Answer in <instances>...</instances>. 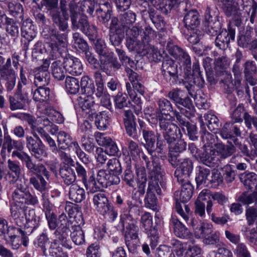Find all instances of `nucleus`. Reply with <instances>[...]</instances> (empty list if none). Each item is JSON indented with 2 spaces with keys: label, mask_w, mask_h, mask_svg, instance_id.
Returning <instances> with one entry per match:
<instances>
[{
  "label": "nucleus",
  "mask_w": 257,
  "mask_h": 257,
  "mask_svg": "<svg viewBox=\"0 0 257 257\" xmlns=\"http://www.w3.org/2000/svg\"><path fill=\"white\" fill-rule=\"evenodd\" d=\"M230 65V60L226 56L218 58L214 62V70L215 75L220 77L219 82L221 87L225 93L231 94L234 90L237 89L241 84V80L239 79L233 82L231 73L228 69Z\"/></svg>",
  "instance_id": "f257e3e1"
},
{
  "label": "nucleus",
  "mask_w": 257,
  "mask_h": 257,
  "mask_svg": "<svg viewBox=\"0 0 257 257\" xmlns=\"http://www.w3.org/2000/svg\"><path fill=\"white\" fill-rule=\"evenodd\" d=\"M48 224L50 229H56L54 234L61 244L67 248L71 246L68 243V238L70 232V225L72 220H68L64 213L59 215L58 219L54 214H46Z\"/></svg>",
  "instance_id": "f03ea898"
},
{
  "label": "nucleus",
  "mask_w": 257,
  "mask_h": 257,
  "mask_svg": "<svg viewBox=\"0 0 257 257\" xmlns=\"http://www.w3.org/2000/svg\"><path fill=\"white\" fill-rule=\"evenodd\" d=\"M41 36L45 41V49L49 56L48 59H56L58 54V45L63 47L66 45L67 34L61 33L57 29L49 26L43 30Z\"/></svg>",
  "instance_id": "7ed1b4c3"
},
{
  "label": "nucleus",
  "mask_w": 257,
  "mask_h": 257,
  "mask_svg": "<svg viewBox=\"0 0 257 257\" xmlns=\"http://www.w3.org/2000/svg\"><path fill=\"white\" fill-rule=\"evenodd\" d=\"M126 245L130 252L135 253L138 247L140 246V241L139 237V227L137 225V218L125 217L120 219Z\"/></svg>",
  "instance_id": "20e7f679"
},
{
  "label": "nucleus",
  "mask_w": 257,
  "mask_h": 257,
  "mask_svg": "<svg viewBox=\"0 0 257 257\" xmlns=\"http://www.w3.org/2000/svg\"><path fill=\"white\" fill-rule=\"evenodd\" d=\"M240 13L237 11L236 14L232 15L231 22H230L227 29H222L215 38V46L221 50H226L229 47L231 41H234L235 36V29L234 25L239 27L242 24V19Z\"/></svg>",
  "instance_id": "39448f33"
},
{
  "label": "nucleus",
  "mask_w": 257,
  "mask_h": 257,
  "mask_svg": "<svg viewBox=\"0 0 257 257\" xmlns=\"http://www.w3.org/2000/svg\"><path fill=\"white\" fill-rule=\"evenodd\" d=\"M167 97L172 101L180 109V114L192 117L194 115L195 108L191 99L188 96H184V92L179 88L170 91Z\"/></svg>",
  "instance_id": "423d86ee"
},
{
  "label": "nucleus",
  "mask_w": 257,
  "mask_h": 257,
  "mask_svg": "<svg viewBox=\"0 0 257 257\" xmlns=\"http://www.w3.org/2000/svg\"><path fill=\"white\" fill-rule=\"evenodd\" d=\"M177 2L176 7L171 9L167 13H165L162 11L161 12L166 15L170 13L172 11H176L180 14L184 13L183 19L184 28L182 29L194 30L197 29L200 23L199 15L197 11L194 10H189L186 0H181L180 2Z\"/></svg>",
  "instance_id": "0eeeda50"
},
{
  "label": "nucleus",
  "mask_w": 257,
  "mask_h": 257,
  "mask_svg": "<svg viewBox=\"0 0 257 257\" xmlns=\"http://www.w3.org/2000/svg\"><path fill=\"white\" fill-rule=\"evenodd\" d=\"M10 182L15 183L12 196L16 202L29 205H35L38 203L37 197L29 192L25 180L18 179L16 181Z\"/></svg>",
  "instance_id": "6e6552de"
},
{
  "label": "nucleus",
  "mask_w": 257,
  "mask_h": 257,
  "mask_svg": "<svg viewBox=\"0 0 257 257\" xmlns=\"http://www.w3.org/2000/svg\"><path fill=\"white\" fill-rule=\"evenodd\" d=\"M186 75L185 80L183 82L185 88L187 89L188 94L192 97L195 95V86L198 88H203L205 85V80H204L202 72L200 71V68L198 62L194 63L192 69L190 72L185 74Z\"/></svg>",
  "instance_id": "1a4fd4ad"
},
{
  "label": "nucleus",
  "mask_w": 257,
  "mask_h": 257,
  "mask_svg": "<svg viewBox=\"0 0 257 257\" xmlns=\"http://www.w3.org/2000/svg\"><path fill=\"white\" fill-rule=\"evenodd\" d=\"M79 13L77 11L70 15L72 30L75 32L80 31L90 40H93L96 35L95 27L90 26L86 16L79 17Z\"/></svg>",
  "instance_id": "9d476101"
},
{
  "label": "nucleus",
  "mask_w": 257,
  "mask_h": 257,
  "mask_svg": "<svg viewBox=\"0 0 257 257\" xmlns=\"http://www.w3.org/2000/svg\"><path fill=\"white\" fill-rule=\"evenodd\" d=\"M204 18L206 33L211 36L217 37L222 27L217 9L215 7L207 6L204 13Z\"/></svg>",
  "instance_id": "9b49d317"
},
{
  "label": "nucleus",
  "mask_w": 257,
  "mask_h": 257,
  "mask_svg": "<svg viewBox=\"0 0 257 257\" xmlns=\"http://www.w3.org/2000/svg\"><path fill=\"white\" fill-rule=\"evenodd\" d=\"M108 29V37L110 44L115 49L119 48V47L121 45L125 38L126 31L125 27L119 23L117 17H113Z\"/></svg>",
  "instance_id": "f8f14e48"
},
{
  "label": "nucleus",
  "mask_w": 257,
  "mask_h": 257,
  "mask_svg": "<svg viewBox=\"0 0 257 257\" xmlns=\"http://www.w3.org/2000/svg\"><path fill=\"white\" fill-rule=\"evenodd\" d=\"M93 201L97 210L103 215H106L110 220L114 221L117 216V213L113 209V206L109 202L107 198L103 193L95 194Z\"/></svg>",
  "instance_id": "ddd939ff"
},
{
  "label": "nucleus",
  "mask_w": 257,
  "mask_h": 257,
  "mask_svg": "<svg viewBox=\"0 0 257 257\" xmlns=\"http://www.w3.org/2000/svg\"><path fill=\"white\" fill-rule=\"evenodd\" d=\"M176 166H172L176 168L174 176L177 178L179 183L187 182L189 180V177L192 173L193 170V162L188 158H179V161Z\"/></svg>",
  "instance_id": "4468645a"
},
{
  "label": "nucleus",
  "mask_w": 257,
  "mask_h": 257,
  "mask_svg": "<svg viewBox=\"0 0 257 257\" xmlns=\"http://www.w3.org/2000/svg\"><path fill=\"white\" fill-rule=\"evenodd\" d=\"M140 132L142 133L143 138L145 142L144 147L148 153L152 156L156 151V141L157 134L151 130L150 126L144 121L138 119Z\"/></svg>",
  "instance_id": "2eb2a0df"
},
{
  "label": "nucleus",
  "mask_w": 257,
  "mask_h": 257,
  "mask_svg": "<svg viewBox=\"0 0 257 257\" xmlns=\"http://www.w3.org/2000/svg\"><path fill=\"white\" fill-rule=\"evenodd\" d=\"M158 123L161 135L168 141L170 140L173 142L178 139L177 133L180 134V130L176 124L163 117L159 118Z\"/></svg>",
  "instance_id": "dca6fc26"
},
{
  "label": "nucleus",
  "mask_w": 257,
  "mask_h": 257,
  "mask_svg": "<svg viewBox=\"0 0 257 257\" xmlns=\"http://www.w3.org/2000/svg\"><path fill=\"white\" fill-rule=\"evenodd\" d=\"M158 123L161 135L168 141L170 140L173 142L178 139L177 133L180 134V130L176 124L163 117L159 118Z\"/></svg>",
  "instance_id": "f3484780"
},
{
  "label": "nucleus",
  "mask_w": 257,
  "mask_h": 257,
  "mask_svg": "<svg viewBox=\"0 0 257 257\" xmlns=\"http://www.w3.org/2000/svg\"><path fill=\"white\" fill-rule=\"evenodd\" d=\"M162 74L170 85L176 84L178 81V66L174 60L167 58L163 61Z\"/></svg>",
  "instance_id": "a211bd4d"
},
{
  "label": "nucleus",
  "mask_w": 257,
  "mask_h": 257,
  "mask_svg": "<svg viewBox=\"0 0 257 257\" xmlns=\"http://www.w3.org/2000/svg\"><path fill=\"white\" fill-rule=\"evenodd\" d=\"M141 222L143 228L151 241V247L154 248L158 241L159 234L157 224L153 223V218L149 212H145L141 217Z\"/></svg>",
  "instance_id": "6ab92c4d"
},
{
  "label": "nucleus",
  "mask_w": 257,
  "mask_h": 257,
  "mask_svg": "<svg viewBox=\"0 0 257 257\" xmlns=\"http://www.w3.org/2000/svg\"><path fill=\"white\" fill-rule=\"evenodd\" d=\"M174 115L176 117V122L182 129H184V127H186L187 134L189 139L193 141H197L199 136V133L198 132L196 124L189 122V119L191 117L180 114L177 111L174 112Z\"/></svg>",
  "instance_id": "aec40b11"
},
{
  "label": "nucleus",
  "mask_w": 257,
  "mask_h": 257,
  "mask_svg": "<svg viewBox=\"0 0 257 257\" xmlns=\"http://www.w3.org/2000/svg\"><path fill=\"white\" fill-rule=\"evenodd\" d=\"M146 168L148 173V184L155 185L156 183L158 185V182L162 181L164 173L159 159L152 155L151 164Z\"/></svg>",
  "instance_id": "412c9836"
},
{
  "label": "nucleus",
  "mask_w": 257,
  "mask_h": 257,
  "mask_svg": "<svg viewBox=\"0 0 257 257\" xmlns=\"http://www.w3.org/2000/svg\"><path fill=\"white\" fill-rule=\"evenodd\" d=\"M26 145L31 155L39 160L46 157L45 146L41 139H35L31 136L26 138Z\"/></svg>",
  "instance_id": "4be33fe9"
},
{
  "label": "nucleus",
  "mask_w": 257,
  "mask_h": 257,
  "mask_svg": "<svg viewBox=\"0 0 257 257\" xmlns=\"http://www.w3.org/2000/svg\"><path fill=\"white\" fill-rule=\"evenodd\" d=\"M187 143L183 139H176L170 145L168 161L172 166H176L181 157L180 153L186 150Z\"/></svg>",
  "instance_id": "5701e85b"
},
{
  "label": "nucleus",
  "mask_w": 257,
  "mask_h": 257,
  "mask_svg": "<svg viewBox=\"0 0 257 257\" xmlns=\"http://www.w3.org/2000/svg\"><path fill=\"white\" fill-rule=\"evenodd\" d=\"M197 159H199L203 164L210 167L217 166L219 161L216 149L212 147L206 145H204L200 149Z\"/></svg>",
  "instance_id": "b1692460"
},
{
  "label": "nucleus",
  "mask_w": 257,
  "mask_h": 257,
  "mask_svg": "<svg viewBox=\"0 0 257 257\" xmlns=\"http://www.w3.org/2000/svg\"><path fill=\"white\" fill-rule=\"evenodd\" d=\"M77 8V4L74 1L59 0V3H57V6L52 14H59L65 19L69 20L70 15L75 13Z\"/></svg>",
  "instance_id": "393cba45"
},
{
  "label": "nucleus",
  "mask_w": 257,
  "mask_h": 257,
  "mask_svg": "<svg viewBox=\"0 0 257 257\" xmlns=\"http://www.w3.org/2000/svg\"><path fill=\"white\" fill-rule=\"evenodd\" d=\"M29 92L16 89L14 95L10 96V108L12 110L24 109L29 102Z\"/></svg>",
  "instance_id": "a878e982"
},
{
  "label": "nucleus",
  "mask_w": 257,
  "mask_h": 257,
  "mask_svg": "<svg viewBox=\"0 0 257 257\" xmlns=\"http://www.w3.org/2000/svg\"><path fill=\"white\" fill-rule=\"evenodd\" d=\"M50 62L48 59L43 60V64L37 68L35 75L34 83L36 86H46L50 80V74L48 68Z\"/></svg>",
  "instance_id": "bb28decb"
},
{
  "label": "nucleus",
  "mask_w": 257,
  "mask_h": 257,
  "mask_svg": "<svg viewBox=\"0 0 257 257\" xmlns=\"http://www.w3.org/2000/svg\"><path fill=\"white\" fill-rule=\"evenodd\" d=\"M218 132L223 139L230 140L233 143L235 140L237 139V137H240L241 135L239 126L231 121L225 122Z\"/></svg>",
  "instance_id": "cd10ccee"
},
{
  "label": "nucleus",
  "mask_w": 257,
  "mask_h": 257,
  "mask_svg": "<svg viewBox=\"0 0 257 257\" xmlns=\"http://www.w3.org/2000/svg\"><path fill=\"white\" fill-rule=\"evenodd\" d=\"M99 62L100 70L106 74L110 72V69L116 71L121 67V63L114 56L112 52H110L105 58H99Z\"/></svg>",
  "instance_id": "c85d7f7f"
},
{
  "label": "nucleus",
  "mask_w": 257,
  "mask_h": 257,
  "mask_svg": "<svg viewBox=\"0 0 257 257\" xmlns=\"http://www.w3.org/2000/svg\"><path fill=\"white\" fill-rule=\"evenodd\" d=\"M64 68L73 75H79L83 72L82 65L77 58L68 55L64 58Z\"/></svg>",
  "instance_id": "c756f323"
},
{
  "label": "nucleus",
  "mask_w": 257,
  "mask_h": 257,
  "mask_svg": "<svg viewBox=\"0 0 257 257\" xmlns=\"http://www.w3.org/2000/svg\"><path fill=\"white\" fill-rule=\"evenodd\" d=\"M11 221L19 227H25L27 208L26 207H21L16 205L11 209Z\"/></svg>",
  "instance_id": "7c9ffc66"
},
{
  "label": "nucleus",
  "mask_w": 257,
  "mask_h": 257,
  "mask_svg": "<svg viewBox=\"0 0 257 257\" xmlns=\"http://www.w3.org/2000/svg\"><path fill=\"white\" fill-rule=\"evenodd\" d=\"M141 13L143 18L146 19L148 17L157 29H162L165 26L166 22L163 17L154 8L149 7L148 10H141Z\"/></svg>",
  "instance_id": "2f4dec72"
},
{
  "label": "nucleus",
  "mask_w": 257,
  "mask_h": 257,
  "mask_svg": "<svg viewBox=\"0 0 257 257\" xmlns=\"http://www.w3.org/2000/svg\"><path fill=\"white\" fill-rule=\"evenodd\" d=\"M126 160L123 165L124 171L121 176L122 180L126 185L134 188L137 183V177L133 170L130 157H126Z\"/></svg>",
  "instance_id": "473e14b6"
},
{
  "label": "nucleus",
  "mask_w": 257,
  "mask_h": 257,
  "mask_svg": "<svg viewBox=\"0 0 257 257\" xmlns=\"http://www.w3.org/2000/svg\"><path fill=\"white\" fill-rule=\"evenodd\" d=\"M244 78L246 82L252 86L257 84V66L254 61L247 60L243 64Z\"/></svg>",
  "instance_id": "72a5a7b5"
},
{
  "label": "nucleus",
  "mask_w": 257,
  "mask_h": 257,
  "mask_svg": "<svg viewBox=\"0 0 257 257\" xmlns=\"http://www.w3.org/2000/svg\"><path fill=\"white\" fill-rule=\"evenodd\" d=\"M123 123L126 134L133 138L137 137L138 131L136 117L131 110L124 111Z\"/></svg>",
  "instance_id": "f704fd0d"
},
{
  "label": "nucleus",
  "mask_w": 257,
  "mask_h": 257,
  "mask_svg": "<svg viewBox=\"0 0 257 257\" xmlns=\"http://www.w3.org/2000/svg\"><path fill=\"white\" fill-rule=\"evenodd\" d=\"M78 105L83 111H85L89 115H93L99 110L100 106L95 102L93 98L90 95L82 98L80 97Z\"/></svg>",
  "instance_id": "c9c22d12"
},
{
  "label": "nucleus",
  "mask_w": 257,
  "mask_h": 257,
  "mask_svg": "<svg viewBox=\"0 0 257 257\" xmlns=\"http://www.w3.org/2000/svg\"><path fill=\"white\" fill-rule=\"evenodd\" d=\"M236 7H237V12L240 11L241 9L244 10L245 8H249V14L251 11L250 17V22L253 24L256 17V10H257V3L254 0H236Z\"/></svg>",
  "instance_id": "e433bc0d"
},
{
  "label": "nucleus",
  "mask_w": 257,
  "mask_h": 257,
  "mask_svg": "<svg viewBox=\"0 0 257 257\" xmlns=\"http://www.w3.org/2000/svg\"><path fill=\"white\" fill-rule=\"evenodd\" d=\"M25 164L30 173L35 175L42 174L47 180H49L50 176V172L47 170L43 164L41 163L35 164L31 157L25 163Z\"/></svg>",
  "instance_id": "4c0bfd02"
},
{
  "label": "nucleus",
  "mask_w": 257,
  "mask_h": 257,
  "mask_svg": "<svg viewBox=\"0 0 257 257\" xmlns=\"http://www.w3.org/2000/svg\"><path fill=\"white\" fill-rule=\"evenodd\" d=\"M1 23L6 25L7 33L14 39L19 36V29L17 23L13 19L8 18L6 15H0Z\"/></svg>",
  "instance_id": "58836bf2"
},
{
  "label": "nucleus",
  "mask_w": 257,
  "mask_h": 257,
  "mask_svg": "<svg viewBox=\"0 0 257 257\" xmlns=\"http://www.w3.org/2000/svg\"><path fill=\"white\" fill-rule=\"evenodd\" d=\"M71 167L68 165H60L59 168V175L66 185L73 184L76 180L75 173Z\"/></svg>",
  "instance_id": "ea45409f"
},
{
  "label": "nucleus",
  "mask_w": 257,
  "mask_h": 257,
  "mask_svg": "<svg viewBox=\"0 0 257 257\" xmlns=\"http://www.w3.org/2000/svg\"><path fill=\"white\" fill-rule=\"evenodd\" d=\"M39 222L40 217L36 215L35 210L33 209L29 210L26 214L25 227L27 234H31L34 230L39 226Z\"/></svg>",
  "instance_id": "a19ab883"
},
{
  "label": "nucleus",
  "mask_w": 257,
  "mask_h": 257,
  "mask_svg": "<svg viewBox=\"0 0 257 257\" xmlns=\"http://www.w3.org/2000/svg\"><path fill=\"white\" fill-rule=\"evenodd\" d=\"M0 78L6 81L8 91H11L15 86L16 74L14 70H0Z\"/></svg>",
  "instance_id": "79ce46f5"
},
{
  "label": "nucleus",
  "mask_w": 257,
  "mask_h": 257,
  "mask_svg": "<svg viewBox=\"0 0 257 257\" xmlns=\"http://www.w3.org/2000/svg\"><path fill=\"white\" fill-rule=\"evenodd\" d=\"M57 142L58 149L65 150L72 147L74 148V143H78L76 141H73L71 136L64 131H60L58 133Z\"/></svg>",
  "instance_id": "37998d69"
},
{
  "label": "nucleus",
  "mask_w": 257,
  "mask_h": 257,
  "mask_svg": "<svg viewBox=\"0 0 257 257\" xmlns=\"http://www.w3.org/2000/svg\"><path fill=\"white\" fill-rule=\"evenodd\" d=\"M59 241L56 238L53 242H50L47 234L45 232L42 233L38 237L36 244L38 247L41 248L43 254L45 256H48L49 254V247L51 244L53 247L56 245V241Z\"/></svg>",
  "instance_id": "c03bdc74"
},
{
  "label": "nucleus",
  "mask_w": 257,
  "mask_h": 257,
  "mask_svg": "<svg viewBox=\"0 0 257 257\" xmlns=\"http://www.w3.org/2000/svg\"><path fill=\"white\" fill-rule=\"evenodd\" d=\"M228 144H219L216 146L217 156L221 159H225L231 157L236 152V148L232 142H228Z\"/></svg>",
  "instance_id": "a18cd8bd"
},
{
  "label": "nucleus",
  "mask_w": 257,
  "mask_h": 257,
  "mask_svg": "<svg viewBox=\"0 0 257 257\" xmlns=\"http://www.w3.org/2000/svg\"><path fill=\"white\" fill-rule=\"evenodd\" d=\"M147 44L144 41H142L141 39H126V46L130 52L137 53L142 55Z\"/></svg>",
  "instance_id": "49530a36"
},
{
  "label": "nucleus",
  "mask_w": 257,
  "mask_h": 257,
  "mask_svg": "<svg viewBox=\"0 0 257 257\" xmlns=\"http://www.w3.org/2000/svg\"><path fill=\"white\" fill-rule=\"evenodd\" d=\"M69 197L72 201L80 203L85 198V190L77 184H72L69 188Z\"/></svg>",
  "instance_id": "de8ad7c7"
},
{
  "label": "nucleus",
  "mask_w": 257,
  "mask_h": 257,
  "mask_svg": "<svg viewBox=\"0 0 257 257\" xmlns=\"http://www.w3.org/2000/svg\"><path fill=\"white\" fill-rule=\"evenodd\" d=\"M135 169L138 180V192L140 194L144 195L147 181L146 169L144 167L139 165H136Z\"/></svg>",
  "instance_id": "09e8293b"
},
{
  "label": "nucleus",
  "mask_w": 257,
  "mask_h": 257,
  "mask_svg": "<svg viewBox=\"0 0 257 257\" xmlns=\"http://www.w3.org/2000/svg\"><path fill=\"white\" fill-rule=\"evenodd\" d=\"M96 15L98 21L102 24L105 25H107L108 22L113 17L112 15V6H108L105 7H101L96 9Z\"/></svg>",
  "instance_id": "8fccbe9b"
},
{
  "label": "nucleus",
  "mask_w": 257,
  "mask_h": 257,
  "mask_svg": "<svg viewBox=\"0 0 257 257\" xmlns=\"http://www.w3.org/2000/svg\"><path fill=\"white\" fill-rule=\"evenodd\" d=\"M157 186L156 183H155V185H152V184H148L147 194L145 198V206L153 210H156L157 208V199L154 192L153 191V189L155 188V187H157Z\"/></svg>",
  "instance_id": "3c124183"
},
{
  "label": "nucleus",
  "mask_w": 257,
  "mask_h": 257,
  "mask_svg": "<svg viewBox=\"0 0 257 257\" xmlns=\"http://www.w3.org/2000/svg\"><path fill=\"white\" fill-rule=\"evenodd\" d=\"M181 185V190L179 193L180 200L182 203L188 202L191 198L193 194V187L189 182H187L179 183ZM179 192H176L175 195H178Z\"/></svg>",
  "instance_id": "603ef678"
},
{
  "label": "nucleus",
  "mask_w": 257,
  "mask_h": 257,
  "mask_svg": "<svg viewBox=\"0 0 257 257\" xmlns=\"http://www.w3.org/2000/svg\"><path fill=\"white\" fill-rule=\"evenodd\" d=\"M171 221L173 225L174 232L176 236L183 238L189 236L190 233L189 230L178 218L173 217Z\"/></svg>",
  "instance_id": "864d4df0"
},
{
  "label": "nucleus",
  "mask_w": 257,
  "mask_h": 257,
  "mask_svg": "<svg viewBox=\"0 0 257 257\" xmlns=\"http://www.w3.org/2000/svg\"><path fill=\"white\" fill-rule=\"evenodd\" d=\"M7 164L9 169L8 175L10 181H16L20 178L21 174V168L19 162L9 159Z\"/></svg>",
  "instance_id": "5fc2aeb1"
},
{
  "label": "nucleus",
  "mask_w": 257,
  "mask_h": 257,
  "mask_svg": "<svg viewBox=\"0 0 257 257\" xmlns=\"http://www.w3.org/2000/svg\"><path fill=\"white\" fill-rule=\"evenodd\" d=\"M98 2L97 0H83L80 5L81 11L90 17H94V11L98 8Z\"/></svg>",
  "instance_id": "6e6d98bb"
},
{
  "label": "nucleus",
  "mask_w": 257,
  "mask_h": 257,
  "mask_svg": "<svg viewBox=\"0 0 257 257\" xmlns=\"http://www.w3.org/2000/svg\"><path fill=\"white\" fill-rule=\"evenodd\" d=\"M72 231L70 230V237L73 242L76 245L82 244L84 241V233L79 224L70 225Z\"/></svg>",
  "instance_id": "4d7b16f0"
},
{
  "label": "nucleus",
  "mask_w": 257,
  "mask_h": 257,
  "mask_svg": "<svg viewBox=\"0 0 257 257\" xmlns=\"http://www.w3.org/2000/svg\"><path fill=\"white\" fill-rule=\"evenodd\" d=\"M80 86L82 93L86 94L88 95L94 94L95 85L93 81L88 76H84L81 78Z\"/></svg>",
  "instance_id": "13d9d810"
},
{
  "label": "nucleus",
  "mask_w": 257,
  "mask_h": 257,
  "mask_svg": "<svg viewBox=\"0 0 257 257\" xmlns=\"http://www.w3.org/2000/svg\"><path fill=\"white\" fill-rule=\"evenodd\" d=\"M24 234H27L26 230H22L20 227H16L14 226H9L7 232L6 236L10 239V241L12 242V245L13 248L17 249L19 248V244L14 245V241L13 239L16 238L21 237L22 236H24Z\"/></svg>",
  "instance_id": "bf43d9fd"
},
{
  "label": "nucleus",
  "mask_w": 257,
  "mask_h": 257,
  "mask_svg": "<svg viewBox=\"0 0 257 257\" xmlns=\"http://www.w3.org/2000/svg\"><path fill=\"white\" fill-rule=\"evenodd\" d=\"M239 179L248 189H252L257 183V175L253 172L241 174L239 175Z\"/></svg>",
  "instance_id": "052dcab7"
},
{
  "label": "nucleus",
  "mask_w": 257,
  "mask_h": 257,
  "mask_svg": "<svg viewBox=\"0 0 257 257\" xmlns=\"http://www.w3.org/2000/svg\"><path fill=\"white\" fill-rule=\"evenodd\" d=\"M108 112L101 111L98 113L96 112L94 115L95 120V123L97 128L103 131L106 128L108 124L109 116Z\"/></svg>",
  "instance_id": "680f3d73"
},
{
  "label": "nucleus",
  "mask_w": 257,
  "mask_h": 257,
  "mask_svg": "<svg viewBox=\"0 0 257 257\" xmlns=\"http://www.w3.org/2000/svg\"><path fill=\"white\" fill-rule=\"evenodd\" d=\"M48 181L43 175L39 174L37 175V177H31L30 183L38 191L43 192L47 189Z\"/></svg>",
  "instance_id": "e2e57ef3"
},
{
  "label": "nucleus",
  "mask_w": 257,
  "mask_h": 257,
  "mask_svg": "<svg viewBox=\"0 0 257 257\" xmlns=\"http://www.w3.org/2000/svg\"><path fill=\"white\" fill-rule=\"evenodd\" d=\"M33 92V98L34 101L42 102L49 99L50 89L46 86H38Z\"/></svg>",
  "instance_id": "0e129e2a"
},
{
  "label": "nucleus",
  "mask_w": 257,
  "mask_h": 257,
  "mask_svg": "<svg viewBox=\"0 0 257 257\" xmlns=\"http://www.w3.org/2000/svg\"><path fill=\"white\" fill-rule=\"evenodd\" d=\"M213 194L208 189L203 190L199 194L196 201H200L201 202H205L206 204V211L209 214L212 211L213 206L212 197Z\"/></svg>",
  "instance_id": "69168bd1"
},
{
  "label": "nucleus",
  "mask_w": 257,
  "mask_h": 257,
  "mask_svg": "<svg viewBox=\"0 0 257 257\" xmlns=\"http://www.w3.org/2000/svg\"><path fill=\"white\" fill-rule=\"evenodd\" d=\"M80 83L75 77L67 76L65 79V86L67 91L71 94L77 93L80 89Z\"/></svg>",
  "instance_id": "338daca9"
},
{
  "label": "nucleus",
  "mask_w": 257,
  "mask_h": 257,
  "mask_svg": "<svg viewBox=\"0 0 257 257\" xmlns=\"http://www.w3.org/2000/svg\"><path fill=\"white\" fill-rule=\"evenodd\" d=\"M245 216L248 225L255 223L257 225V205L247 206L245 210Z\"/></svg>",
  "instance_id": "774afa93"
}]
</instances>
